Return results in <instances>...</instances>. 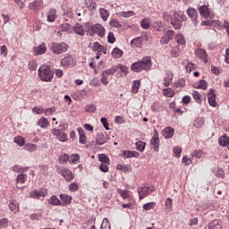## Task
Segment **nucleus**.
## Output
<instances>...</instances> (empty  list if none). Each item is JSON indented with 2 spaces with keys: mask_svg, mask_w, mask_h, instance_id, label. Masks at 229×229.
Listing matches in <instances>:
<instances>
[{
  "mask_svg": "<svg viewBox=\"0 0 229 229\" xmlns=\"http://www.w3.org/2000/svg\"><path fill=\"white\" fill-rule=\"evenodd\" d=\"M175 40H176L177 44H181L182 46H183V44H185V38H183V35H182V34H177L175 36Z\"/></svg>",
  "mask_w": 229,
  "mask_h": 229,
  "instance_id": "obj_54",
  "label": "nucleus"
},
{
  "mask_svg": "<svg viewBox=\"0 0 229 229\" xmlns=\"http://www.w3.org/2000/svg\"><path fill=\"white\" fill-rule=\"evenodd\" d=\"M99 15H100L102 21H104V22H106V21H108V17H110V12H108V10H106L105 8H100Z\"/></svg>",
  "mask_w": 229,
  "mask_h": 229,
  "instance_id": "obj_27",
  "label": "nucleus"
},
{
  "mask_svg": "<svg viewBox=\"0 0 229 229\" xmlns=\"http://www.w3.org/2000/svg\"><path fill=\"white\" fill-rule=\"evenodd\" d=\"M50 49L54 53V55H62V53L67 52V49H69V45L64 42L52 43Z\"/></svg>",
  "mask_w": 229,
  "mask_h": 229,
  "instance_id": "obj_4",
  "label": "nucleus"
},
{
  "mask_svg": "<svg viewBox=\"0 0 229 229\" xmlns=\"http://www.w3.org/2000/svg\"><path fill=\"white\" fill-rule=\"evenodd\" d=\"M80 144H87V137L82 128H78Z\"/></svg>",
  "mask_w": 229,
  "mask_h": 229,
  "instance_id": "obj_29",
  "label": "nucleus"
},
{
  "mask_svg": "<svg viewBox=\"0 0 229 229\" xmlns=\"http://www.w3.org/2000/svg\"><path fill=\"white\" fill-rule=\"evenodd\" d=\"M209 229H221V221L218 219L213 220L211 223L208 225Z\"/></svg>",
  "mask_w": 229,
  "mask_h": 229,
  "instance_id": "obj_32",
  "label": "nucleus"
},
{
  "mask_svg": "<svg viewBox=\"0 0 229 229\" xmlns=\"http://www.w3.org/2000/svg\"><path fill=\"white\" fill-rule=\"evenodd\" d=\"M57 173L64 178L65 182H72L74 180V175H72V172L69 168L59 166L57 167Z\"/></svg>",
  "mask_w": 229,
  "mask_h": 229,
  "instance_id": "obj_7",
  "label": "nucleus"
},
{
  "mask_svg": "<svg viewBox=\"0 0 229 229\" xmlns=\"http://www.w3.org/2000/svg\"><path fill=\"white\" fill-rule=\"evenodd\" d=\"M59 162L60 164H67V162H70V157L67 154H62L59 157Z\"/></svg>",
  "mask_w": 229,
  "mask_h": 229,
  "instance_id": "obj_47",
  "label": "nucleus"
},
{
  "mask_svg": "<svg viewBox=\"0 0 229 229\" xmlns=\"http://www.w3.org/2000/svg\"><path fill=\"white\" fill-rule=\"evenodd\" d=\"M154 207H157L156 202H148L143 205V210H151Z\"/></svg>",
  "mask_w": 229,
  "mask_h": 229,
  "instance_id": "obj_53",
  "label": "nucleus"
},
{
  "mask_svg": "<svg viewBox=\"0 0 229 229\" xmlns=\"http://www.w3.org/2000/svg\"><path fill=\"white\" fill-rule=\"evenodd\" d=\"M173 87L174 89H183V87H185V80H177V81L174 83Z\"/></svg>",
  "mask_w": 229,
  "mask_h": 229,
  "instance_id": "obj_38",
  "label": "nucleus"
},
{
  "mask_svg": "<svg viewBox=\"0 0 229 229\" xmlns=\"http://www.w3.org/2000/svg\"><path fill=\"white\" fill-rule=\"evenodd\" d=\"M158 136H159L158 131L155 130L154 135L150 140V144L154 146L153 147L154 151H157V152H158V149L160 148V139L158 138Z\"/></svg>",
  "mask_w": 229,
  "mask_h": 229,
  "instance_id": "obj_11",
  "label": "nucleus"
},
{
  "mask_svg": "<svg viewBox=\"0 0 229 229\" xmlns=\"http://www.w3.org/2000/svg\"><path fill=\"white\" fill-rule=\"evenodd\" d=\"M23 149H25V151H29V153H33V151H37V145L33 143H27L24 145Z\"/></svg>",
  "mask_w": 229,
  "mask_h": 229,
  "instance_id": "obj_34",
  "label": "nucleus"
},
{
  "mask_svg": "<svg viewBox=\"0 0 229 229\" xmlns=\"http://www.w3.org/2000/svg\"><path fill=\"white\" fill-rule=\"evenodd\" d=\"M87 4L89 10H96L97 4L96 2H94V0H88Z\"/></svg>",
  "mask_w": 229,
  "mask_h": 229,
  "instance_id": "obj_63",
  "label": "nucleus"
},
{
  "mask_svg": "<svg viewBox=\"0 0 229 229\" xmlns=\"http://www.w3.org/2000/svg\"><path fill=\"white\" fill-rule=\"evenodd\" d=\"M140 87V81H134L131 86V92L133 94H137V92H139Z\"/></svg>",
  "mask_w": 229,
  "mask_h": 229,
  "instance_id": "obj_40",
  "label": "nucleus"
},
{
  "mask_svg": "<svg viewBox=\"0 0 229 229\" xmlns=\"http://www.w3.org/2000/svg\"><path fill=\"white\" fill-rule=\"evenodd\" d=\"M185 69H186L187 72H192V71H194V69H196V64H194L192 63H188L187 65L185 66Z\"/></svg>",
  "mask_w": 229,
  "mask_h": 229,
  "instance_id": "obj_60",
  "label": "nucleus"
},
{
  "mask_svg": "<svg viewBox=\"0 0 229 229\" xmlns=\"http://www.w3.org/2000/svg\"><path fill=\"white\" fill-rule=\"evenodd\" d=\"M57 140L59 142H67V134L61 132V134L57 136Z\"/></svg>",
  "mask_w": 229,
  "mask_h": 229,
  "instance_id": "obj_59",
  "label": "nucleus"
},
{
  "mask_svg": "<svg viewBox=\"0 0 229 229\" xmlns=\"http://www.w3.org/2000/svg\"><path fill=\"white\" fill-rule=\"evenodd\" d=\"M92 51H94V53H103L104 55H106V47L99 44V42L93 43Z\"/></svg>",
  "mask_w": 229,
  "mask_h": 229,
  "instance_id": "obj_16",
  "label": "nucleus"
},
{
  "mask_svg": "<svg viewBox=\"0 0 229 229\" xmlns=\"http://www.w3.org/2000/svg\"><path fill=\"white\" fill-rule=\"evenodd\" d=\"M203 124H205V119H203V117H197L193 123L195 128H201Z\"/></svg>",
  "mask_w": 229,
  "mask_h": 229,
  "instance_id": "obj_37",
  "label": "nucleus"
},
{
  "mask_svg": "<svg viewBox=\"0 0 229 229\" xmlns=\"http://www.w3.org/2000/svg\"><path fill=\"white\" fill-rule=\"evenodd\" d=\"M73 31L74 33H76L77 35H80V37H84L85 33L87 32L83 26L80 23H77L74 27H73Z\"/></svg>",
  "mask_w": 229,
  "mask_h": 229,
  "instance_id": "obj_22",
  "label": "nucleus"
},
{
  "mask_svg": "<svg viewBox=\"0 0 229 229\" xmlns=\"http://www.w3.org/2000/svg\"><path fill=\"white\" fill-rule=\"evenodd\" d=\"M186 13L188 14L190 19L192 20L194 26H198V20H196L198 18V11H196V9L194 8H189L186 11Z\"/></svg>",
  "mask_w": 229,
  "mask_h": 229,
  "instance_id": "obj_14",
  "label": "nucleus"
},
{
  "mask_svg": "<svg viewBox=\"0 0 229 229\" xmlns=\"http://www.w3.org/2000/svg\"><path fill=\"white\" fill-rule=\"evenodd\" d=\"M98 160L102 162V164H110V158H108L106 154H99Z\"/></svg>",
  "mask_w": 229,
  "mask_h": 229,
  "instance_id": "obj_45",
  "label": "nucleus"
},
{
  "mask_svg": "<svg viewBox=\"0 0 229 229\" xmlns=\"http://www.w3.org/2000/svg\"><path fill=\"white\" fill-rule=\"evenodd\" d=\"M86 112L94 113L96 112V106L94 104H90L85 106Z\"/></svg>",
  "mask_w": 229,
  "mask_h": 229,
  "instance_id": "obj_62",
  "label": "nucleus"
},
{
  "mask_svg": "<svg viewBox=\"0 0 229 229\" xmlns=\"http://www.w3.org/2000/svg\"><path fill=\"white\" fill-rule=\"evenodd\" d=\"M8 227V218L0 219V229Z\"/></svg>",
  "mask_w": 229,
  "mask_h": 229,
  "instance_id": "obj_61",
  "label": "nucleus"
},
{
  "mask_svg": "<svg viewBox=\"0 0 229 229\" xmlns=\"http://www.w3.org/2000/svg\"><path fill=\"white\" fill-rule=\"evenodd\" d=\"M38 126L39 128H47V126H49V121L47 120V118H40L38 122Z\"/></svg>",
  "mask_w": 229,
  "mask_h": 229,
  "instance_id": "obj_35",
  "label": "nucleus"
},
{
  "mask_svg": "<svg viewBox=\"0 0 229 229\" xmlns=\"http://www.w3.org/2000/svg\"><path fill=\"white\" fill-rule=\"evenodd\" d=\"M42 8H44L43 0H34L29 4V9L32 10V12H38V10H42Z\"/></svg>",
  "mask_w": 229,
  "mask_h": 229,
  "instance_id": "obj_10",
  "label": "nucleus"
},
{
  "mask_svg": "<svg viewBox=\"0 0 229 229\" xmlns=\"http://www.w3.org/2000/svg\"><path fill=\"white\" fill-rule=\"evenodd\" d=\"M149 26H151V21H149V18H144L141 21H140V27L143 30H149Z\"/></svg>",
  "mask_w": 229,
  "mask_h": 229,
  "instance_id": "obj_36",
  "label": "nucleus"
},
{
  "mask_svg": "<svg viewBox=\"0 0 229 229\" xmlns=\"http://www.w3.org/2000/svg\"><path fill=\"white\" fill-rule=\"evenodd\" d=\"M173 38H174V30H167L165 34L161 38L160 44H169Z\"/></svg>",
  "mask_w": 229,
  "mask_h": 229,
  "instance_id": "obj_13",
  "label": "nucleus"
},
{
  "mask_svg": "<svg viewBox=\"0 0 229 229\" xmlns=\"http://www.w3.org/2000/svg\"><path fill=\"white\" fill-rule=\"evenodd\" d=\"M122 157L123 158H133V157L139 158V157H140V154H139V152L137 151L124 150L123 151Z\"/></svg>",
  "mask_w": 229,
  "mask_h": 229,
  "instance_id": "obj_19",
  "label": "nucleus"
},
{
  "mask_svg": "<svg viewBox=\"0 0 229 229\" xmlns=\"http://www.w3.org/2000/svg\"><path fill=\"white\" fill-rule=\"evenodd\" d=\"M112 56L113 58H121V56H123V50L119 48H114L112 52Z\"/></svg>",
  "mask_w": 229,
  "mask_h": 229,
  "instance_id": "obj_43",
  "label": "nucleus"
},
{
  "mask_svg": "<svg viewBox=\"0 0 229 229\" xmlns=\"http://www.w3.org/2000/svg\"><path fill=\"white\" fill-rule=\"evenodd\" d=\"M29 69L30 71H37V62L36 61H30L29 63Z\"/></svg>",
  "mask_w": 229,
  "mask_h": 229,
  "instance_id": "obj_64",
  "label": "nucleus"
},
{
  "mask_svg": "<svg viewBox=\"0 0 229 229\" xmlns=\"http://www.w3.org/2000/svg\"><path fill=\"white\" fill-rule=\"evenodd\" d=\"M30 196L34 199H38V198H46V196H47V190L46 188H42L39 191H30Z\"/></svg>",
  "mask_w": 229,
  "mask_h": 229,
  "instance_id": "obj_12",
  "label": "nucleus"
},
{
  "mask_svg": "<svg viewBox=\"0 0 229 229\" xmlns=\"http://www.w3.org/2000/svg\"><path fill=\"white\" fill-rule=\"evenodd\" d=\"M214 174H215V176H217L218 178H225V171L219 167L215 168Z\"/></svg>",
  "mask_w": 229,
  "mask_h": 229,
  "instance_id": "obj_44",
  "label": "nucleus"
},
{
  "mask_svg": "<svg viewBox=\"0 0 229 229\" xmlns=\"http://www.w3.org/2000/svg\"><path fill=\"white\" fill-rule=\"evenodd\" d=\"M207 81L205 80H200L199 82L194 84V89H201L202 90H207Z\"/></svg>",
  "mask_w": 229,
  "mask_h": 229,
  "instance_id": "obj_31",
  "label": "nucleus"
},
{
  "mask_svg": "<svg viewBox=\"0 0 229 229\" xmlns=\"http://www.w3.org/2000/svg\"><path fill=\"white\" fill-rule=\"evenodd\" d=\"M162 135L165 139H172L173 135H174V130L172 127H166L162 131Z\"/></svg>",
  "mask_w": 229,
  "mask_h": 229,
  "instance_id": "obj_21",
  "label": "nucleus"
},
{
  "mask_svg": "<svg viewBox=\"0 0 229 229\" xmlns=\"http://www.w3.org/2000/svg\"><path fill=\"white\" fill-rule=\"evenodd\" d=\"M208 101L210 106H216L217 102H216V94L214 93V89H209V92L208 94Z\"/></svg>",
  "mask_w": 229,
  "mask_h": 229,
  "instance_id": "obj_18",
  "label": "nucleus"
},
{
  "mask_svg": "<svg viewBox=\"0 0 229 229\" xmlns=\"http://www.w3.org/2000/svg\"><path fill=\"white\" fill-rule=\"evenodd\" d=\"M9 208L11 212L17 214V212H19V202L15 199L11 200L9 203Z\"/></svg>",
  "mask_w": 229,
  "mask_h": 229,
  "instance_id": "obj_24",
  "label": "nucleus"
},
{
  "mask_svg": "<svg viewBox=\"0 0 229 229\" xmlns=\"http://www.w3.org/2000/svg\"><path fill=\"white\" fill-rule=\"evenodd\" d=\"M109 24L112 26V28H117V30L123 28L121 22L117 21L116 20H112Z\"/></svg>",
  "mask_w": 229,
  "mask_h": 229,
  "instance_id": "obj_58",
  "label": "nucleus"
},
{
  "mask_svg": "<svg viewBox=\"0 0 229 229\" xmlns=\"http://www.w3.org/2000/svg\"><path fill=\"white\" fill-rule=\"evenodd\" d=\"M88 33L90 35V37H93V35H98L100 38H103V37H105V27L99 23H97L91 26Z\"/></svg>",
  "mask_w": 229,
  "mask_h": 229,
  "instance_id": "obj_5",
  "label": "nucleus"
},
{
  "mask_svg": "<svg viewBox=\"0 0 229 229\" xmlns=\"http://www.w3.org/2000/svg\"><path fill=\"white\" fill-rule=\"evenodd\" d=\"M218 143L220 146H228L229 143V138L226 136H222L218 140Z\"/></svg>",
  "mask_w": 229,
  "mask_h": 229,
  "instance_id": "obj_46",
  "label": "nucleus"
},
{
  "mask_svg": "<svg viewBox=\"0 0 229 229\" xmlns=\"http://www.w3.org/2000/svg\"><path fill=\"white\" fill-rule=\"evenodd\" d=\"M151 192H155V187L153 186H144L138 189V194L140 199H144L147 196H149Z\"/></svg>",
  "mask_w": 229,
  "mask_h": 229,
  "instance_id": "obj_8",
  "label": "nucleus"
},
{
  "mask_svg": "<svg viewBox=\"0 0 229 229\" xmlns=\"http://www.w3.org/2000/svg\"><path fill=\"white\" fill-rule=\"evenodd\" d=\"M142 42H144L143 37H137L131 41L132 47H142Z\"/></svg>",
  "mask_w": 229,
  "mask_h": 229,
  "instance_id": "obj_23",
  "label": "nucleus"
},
{
  "mask_svg": "<svg viewBox=\"0 0 229 229\" xmlns=\"http://www.w3.org/2000/svg\"><path fill=\"white\" fill-rule=\"evenodd\" d=\"M27 178H28V175L26 174H20L17 176V182H19L20 183H24Z\"/></svg>",
  "mask_w": 229,
  "mask_h": 229,
  "instance_id": "obj_57",
  "label": "nucleus"
},
{
  "mask_svg": "<svg viewBox=\"0 0 229 229\" xmlns=\"http://www.w3.org/2000/svg\"><path fill=\"white\" fill-rule=\"evenodd\" d=\"M13 142L21 148V146L26 144V140L22 136H16L13 139Z\"/></svg>",
  "mask_w": 229,
  "mask_h": 229,
  "instance_id": "obj_33",
  "label": "nucleus"
},
{
  "mask_svg": "<svg viewBox=\"0 0 229 229\" xmlns=\"http://www.w3.org/2000/svg\"><path fill=\"white\" fill-rule=\"evenodd\" d=\"M47 19L48 22H55V21L56 20V10L50 9L47 13Z\"/></svg>",
  "mask_w": 229,
  "mask_h": 229,
  "instance_id": "obj_28",
  "label": "nucleus"
},
{
  "mask_svg": "<svg viewBox=\"0 0 229 229\" xmlns=\"http://www.w3.org/2000/svg\"><path fill=\"white\" fill-rule=\"evenodd\" d=\"M38 76L41 81H51L55 76V72L51 71L49 66L42 65L38 69Z\"/></svg>",
  "mask_w": 229,
  "mask_h": 229,
  "instance_id": "obj_3",
  "label": "nucleus"
},
{
  "mask_svg": "<svg viewBox=\"0 0 229 229\" xmlns=\"http://www.w3.org/2000/svg\"><path fill=\"white\" fill-rule=\"evenodd\" d=\"M47 202L49 203V205H53L54 207L62 206V202L60 201L58 197H56V195L51 196L48 199Z\"/></svg>",
  "mask_w": 229,
  "mask_h": 229,
  "instance_id": "obj_25",
  "label": "nucleus"
},
{
  "mask_svg": "<svg viewBox=\"0 0 229 229\" xmlns=\"http://www.w3.org/2000/svg\"><path fill=\"white\" fill-rule=\"evenodd\" d=\"M55 112H56V107H49V108L44 109L43 114H45V115H53Z\"/></svg>",
  "mask_w": 229,
  "mask_h": 229,
  "instance_id": "obj_55",
  "label": "nucleus"
},
{
  "mask_svg": "<svg viewBox=\"0 0 229 229\" xmlns=\"http://www.w3.org/2000/svg\"><path fill=\"white\" fill-rule=\"evenodd\" d=\"M47 51V47H46V43H42L38 47H34V53L37 55H44Z\"/></svg>",
  "mask_w": 229,
  "mask_h": 229,
  "instance_id": "obj_20",
  "label": "nucleus"
},
{
  "mask_svg": "<svg viewBox=\"0 0 229 229\" xmlns=\"http://www.w3.org/2000/svg\"><path fill=\"white\" fill-rule=\"evenodd\" d=\"M116 169H118L119 171H123L124 173H127V171H131V167L128 165H118L116 166Z\"/></svg>",
  "mask_w": 229,
  "mask_h": 229,
  "instance_id": "obj_52",
  "label": "nucleus"
},
{
  "mask_svg": "<svg viewBox=\"0 0 229 229\" xmlns=\"http://www.w3.org/2000/svg\"><path fill=\"white\" fill-rule=\"evenodd\" d=\"M100 228H101V229H112V228L110 227V222L108 221L107 218H104Z\"/></svg>",
  "mask_w": 229,
  "mask_h": 229,
  "instance_id": "obj_56",
  "label": "nucleus"
},
{
  "mask_svg": "<svg viewBox=\"0 0 229 229\" xmlns=\"http://www.w3.org/2000/svg\"><path fill=\"white\" fill-rule=\"evenodd\" d=\"M199 12L204 19H214V14L210 13V9H208V5H200L199 7Z\"/></svg>",
  "mask_w": 229,
  "mask_h": 229,
  "instance_id": "obj_9",
  "label": "nucleus"
},
{
  "mask_svg": "<svg viewBox=\"0 0 229 229\" xmlns=\"http://www.w3.org/2000/svg\"><path fill=\"white\" fill-rule=\"evenodd\" d=\"M195 55L196 56H198V58H199L200 60H203V62L205 64H207V62H208V59L207 58L208 55H207V51L203 48H197L195 51Z\"/></svg>",
  "mask_w": 229,
  "mask_h": 229,
  "instance_id": "obj_15",
  "label": "nucleus"
},
{
  "mask_svg": "<svg viewBox=\"0 0 229 229\" xmlns=\"http://www.w3.org/2000/svg\"><path fill=\"white\" fill-rule=\"evenodd\" d=\"M62 67H65L66 69H69V67H74L76 64V59L72 55H65L64 58L61 59L60 62Z\"/></svg>",
  "mask_w": 229,
  "mask_h": 229,
  "instance_id": "obj_6",
  "label": "nucleus"
},
{
  "mask_svg": "<svg viewBox=\"0 0 229 229\" xmlns=\"http://www.w3.org/2000/svg\"><path fill=\"white\" fill-rule=\"evenodd\" d=\"M109 140L108 138L105 137V134L103 133H98L95 144L97 146H103V144H106V141Z\"/></svg>",
  "mask_w": 229,
  "mask_h": 229,
  "instance_id": "obj_17",
  "label": "nucleus"
},
{
  "mask_svg": "<svg viewBox=\"0 0 229 229\" xmlns=\"http://www.w3.org/2000/svg\"><path fill=\"white\" fill-rule=\"evenodd\" d=\"M117 71H121L123 72V76H128V67L124 64H118L117 66Z\"/></svg>",
  "mask_w": 229,
  "mask_h": 229,
  "instance_id": "obj_48",
  "label": "nucleus"
},
{
  "mask_svg": "<svg viewBox=\"0 0 229 229\" xmlns=\"http://www.w3.org/2000/svg\"><path fill=\"white\" fill-rule=\"evenodd\" d=\"M121 17H124V19H128L129 17H133L135 13L133 11H127L120 13Z\"/></svg>",
  "mask_w": 229,
  "mask_h": 229,
  "instance_id": "obj_50",
  "label": "nucleus"
},
{
  "mask_svg": "<svg viewBox=\"0 0 229 229\" xmlns=\"http://www.w3.org/2000/svg\"><path fill=\"white\" fill-rule=\"evenodd\" d=\"M163 94L164 96H166V98H173L174 96V91L173 90V89L168 88L164 89Z\"/></svg>",
  "mask_w": 229,
  "mask_h": 229,
  "instance_id": "obj_51",
  "label": "nucleus"
},
{
  "mask_svg": "<svg viewBox=\"0 0 229 229\" xmlns=\"http://www.w3.org/2000/svg\"><path fill=\"white\" fill-rule=\"evenodd\" d=\"M107 76H114L117 72V66H112L111 68L105 70Z\"/></svg>",
  "mask_w": 229,
  "mask_h": 229,
  "instance_id": "obj_49",
  "label": "nucleus"
},
{
  "mask_svg": "<svg viewBox=\"0 0 229 229\" xmlns=\"http://www.w3.org/2000/svg\"><path fill=\"white\" fill-rule=\"evenodd\" d=\"M60 198L62 201L61 206L71 205V201H72V197L69 195L61 194Z\"/></svg>",
  "mask_w": 229,
  "mask_h": 229,
  "instance_id": "obj_26",
  "label": "nucleus"
},
{
  "mask_svg": "<svg viewBox=\"0 0 229 229\" xmlns=\"http://www.w3.org/2000/svg\"><path fill=\"white\" fill-rule=\"evenodd\" d=\"M118 194H120V196L123 199H126L127 198H130V192L128 191V190H121L118 189L117 190Z\"/></svg>",
  "mask_w": 229,
  "mask_h": 229,
  "instance_id": "obj_42",
  "label": "nucleus"
},
{
  "mask_svg": "<svg viewBox=\"0 0 229 229\" xmlns=\"http://www.w3.org/2000/svg\"><path fill=\"white\" fill-rule=\"evenodd\" d=\"M165 212H171L173 210V199L167 198L165 202Z\"/></svg>",
  "mask_w": 229,
  "mask_h": 229,
  "instance_id": "obj_30",
  "label": "nucleus"
},
{
  "mask_svg": "<svg viewBox=\"0 0 229 229\" xmlns=\"http://www.w3.org/2000/svg\"><path fill=\"white\" fill-rule=\"evenodd\" d=\"M151 57L145 56L141 60L133 63L131 65V69L133 72H142V71H149V69H151Z\"/></svg>",
  "mask_w": 229,
  "mask_h": 229,
  "instance_id": "obj_2",
  "label": "nucleus"
},
{
  "mask_svg": "<svg viewBox=\"0 0 229 229\" xmlns=\"http://www.w3.org/2000/svg\"><path fill=\"white\" fill-rule=\"evenodd\" d=\"M163 19L164 21H166V22H169V21H171V24L174 28V30H181L182 22L187 21V16H185L183 12L178 11L174 13V16L169 14V13H164Z\"/></svg>",
  "mask_w": 229,
  "mask_h": 229,
  "instance_id": "obj_1",
  "label": "nucleus"
},
{
  "mask_svg": "<svg viewBox=\"0 0 229 229\" xmlns=\"http://www.w3.org/2000/svg\"><path fill=\"white\" fill-rule=\"evenodd\" d=\"M109 78H110V75H107L106 72L104 71L102 72V75H101V79H100V81L103 85H108L109 83Z\"/></svg>",
  "mask_w": 229,
  "mask_h": 229,
  "instance_id": "obj_39",
  "label": "nucleus"
},
{
  "mask_svg": "<svg viewBox=\"0 0 229 229\" xmlns=\"http://www.w3.org/2000/svg\"><path fill=\"white\" fill-rule=\"evenodd\" d=\"M136 149H137V151H140V153H142L144 151V149H146V142L137 141L136 142Z\"/></svg>",
  "mask_w": 229,
  "mask_h": 229,
  "instance_id": "obj_41",
  "label": "nucleus"
}]
</instances>
